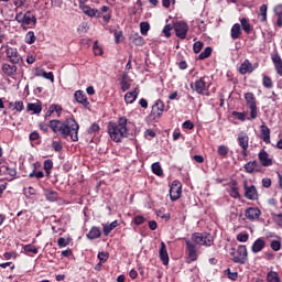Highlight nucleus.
Returning a JSON list of instances; mask_svg holds the SVG:
<instances>
[{"label": "nucleus", "mask_w": 282, "mask_h": 282, "mask_svg": "<svg viewBox=\"0 0 282 282\" xmlns=\"http://www.w3.org/2000/svg\"><path fill=\"white\" fill-rule=\"evenodd\" d=\"M102 47L99 46L98 41L93 43V54H95V56H102Z\"/></svg>", "instance_id": "nucleus-46"}, {"label": "nucleus", "mask_w": 282, "mask_h": 282, "mask_svg": "<svg viewBox=\"0 0 282 282\" xmlns=\"http://www.w3.org/2000/svg\"><path fill=\"white\" fill-rule=\"evenodd\" d=\"M68 243H69V241L67 239H65V238L61 237V238L57 239V246L59 248L68 247Z\"/></svg>", "instance_id": "nucleus-58"}, {"label": "nucleus", "mask_w": 282, "mask_h": 282, "mask_svg": "<svg viewBox=\"0 0 282 282\" xmlns=\"http://www.w3.org/2000/svg\"><path fill=\"white\" fill-rule=\"evenodd\" d=\"M242 188H245V198L254 202L259 198L257 194V188L254 185L248 186V181H242Z\"/></svg>", "instance_id": "nucleus-11"}, {"label": "nucleus", "mask_w": 282, "mask_h": 282, "mask_svg": "<svg viewBox=\"0 0 282 282\" xmlns=\"http://www.w3.org/2000/svg\"><path fill=\"white\" fill-rule=\"evenodd\" d=\"M245 171L248 174L258 173L260 171V165L258 161H249L245 164Z\"/></svg>", "instance_id": "nucleus-22"}, {"label": "nucleus", "mask_w": 282, "mask_h": 282, "mask_svg": "<svg viewBox=\"0 0 282 282\" xmlns=\"http://www.w3.org/2000/svg\"><path fill=\"white\" fill-rule=\"evenodd\" d=\"M130 42L135 46H143L144 40L139 33L130 35Z\"/></svg>", "instance_id": "nucleus-32"}, {"label": "nucleus", "mask_w": 282, "mask_h": 282, "mask_svg": "<svg viewBox=\"0 0 282 282\" xmlns=\"http://www.w3.org/2000/svg\"><path fill=\"white\" fill-rule=\"evenodd\" d=\"M268 282H281V278L279 276L278 272L269 271L267 274Z\"/></svg>", "instance_id": "nucleus-39"}, {"label": "nucleus", "mask_w": 282, "mask_h": 282, "mask_svg": "<svg viewBox=\"0 0 282 282\" xmlns=\"http://www.w3.org/2000/svg\"><path fill=\"white\" fill-rule=\"evenodd\" d=\"M44 196L46 197L47 202H56L59 198V194L52 189H46L44 192Z\"/></svg>", "instance_id": "nucleus-35"}, {"label": "nucleus", "mask_w": 282, "mask_h": 282, "mask_svg": "<svg viewBox=\"0 0 282 282\" xmlns=\"http://www.w3.org/2000/svg\"><path fill=\"white\" fill-rule=\"evenodd\" d=\"M98 267H100L102 263H106L109 260V252L102 251L98 253Z\"/></svg>", "instance_id": "nucleus-43"}, {"label": "nucleus", "mask_w": 282, "mask_h": 282, "mask_svg": "<svg viewBox=\"0 0 282 282\" xmlns=\"http://www.w3.org/2000/svg\"><path fill=\"white\" fill-rule=\"evenodd\" d=\"M172 30H173V26L172 24H166L165 28H163V35H165L166 39L169 37H172Z\"/></svg>", "instance_id": "nucleus-53"}, {"label": "nucleus", "mask_w": 282, "mask_h": 282, "mask_svg": "<svg viewBox=\"0 0 282 282\" xmlns=\"http://www.w3.org/2000/svg\"><path fill=\"white\" fill-rule=\"evenodd\" d=\"M107 132L111 141L115 143H121L123 138H129L128 118L119 117L117 122H109L107 126Z\"/></svg>", "instance_id": "nucleus-3"}, {"label": "nucleus", "mask_w": 282, "mask_h": 282, "mask_svg": "<svg viewBox=\"0 0 282 282\" xmlns=\"http://www.w3.org/2000/svg\"><path fill=\"white\" fill-rule=\"evenodd\" d=\"M261 77H262L261 84L263 85V87L267 88V89H272L273 88V80L271 79V77L268 76V75H264V74L261 75Z\"/></svg>", "instance_id": "nucleus-37"}, {"label": "nucleus", "mask_w": 282, "mask_h": 282, "mask_svg": "<svg viewBox=\"0 0 282 282\" xmlns=\"http://www.w3.org/2000/svg\"><path fill=\"white\" fill-rule=\"evenodd\" d=\"M238 147L241 148L242 156H248V149H249V135L245 132L238 133Z\"/></svg>", "instance_id": "nucleus-13"}, {"label": "nucleus", "mask_w": 282, "mask_h": 282, "mask_svg": "<svg viewBox=\"0 0 282 282\" xmlns=\"http://www.w3.org/2000/svg\"><path fill=\"white\" fill-rule=\"evenodd\" d=\"M165 112V102L162 99H156L154 104H152L151 112H149V119L152 121L161 120L162 116Z\"/></svg>", "instance_id": "nucleus-5"}, {"label": "nucleus", "mask_w": 282, "mask_h": 282, "mask_svg": "<svg viewBox=\"0 0 282 282\" xmlns=\"http://www.w3.org/2000/svg\"><path fill=\"white\" fill-rule=\"evenodd\" d=\"M248 239H249V234H238L237 235V241L245 243L248 241Z\"/></svg>", "instance_id": "nucleus-57"}, {"label": "nucleus", "mask_w": 282, "mask_h": 282, "mask_svg": "<svg viewBox=\"0 0 282 282\" xmlns=\"http://www.w3.org/2000/svg\"><path fill=\"white\" fill-rule=\"evenodd\" d=\"M28 111L34 112V115H40L42 111L41 104H28Z\"/></svg>", "instance_id": "nucleus-40"}, {"label": "nucleus", "mask_w": 282, "mask_h": 282, "mask_svg": "<svg viewBox=\"0 0 282 282\" xmlns=\"http://www.w3.org/2000/svg\"><path fill=\"white\" fill-rule=\"evenodd\" d=\"M229 154V148L226 145H219L218 147V155L221 158H226Z\"/></svg>", "instance_id": "nucleus-48"}, {"label": "nucleus", "mask_w": 282, "mask_h": 282, "mask_svg": "<svg viewBox=\"0 0 282 282\" xmlns=\"http://www.w3.org/2000/svg\"><path fill=\"white\" fill-rule=\"evenodd\" d=\"M257 68H259V63L252 64L249 59H245V62L240 64L238 73H240V75L252 74Z\"/></svg>", "instance_id": "nucleus-14"}, {"label": "nucleus", "mask_w": 282, "mask_h": 282, "mask_svg": "<svg viewBox=\"0 0 282 282\" xmlns=\"http://www.w3.org/2000/svg\"><path fill=\"white\" fill-rule=\"evenodd\" d=\"M1 167H3L2 170H4V171H2V174L9 175L10 177L15 178V176H17L15 167L9 166L7 162H1Z\"/></svg>", "instance_id": "nucleus-26"}, {"label": "nucleus", "mask_w": 282, "mask_h": 282, "mask_svg": "<svg viewBox=\"0 0 282 282\" xmlns=\"http://www.w3.org/2000/svg\"><path fill=\"white\" fill-rule=\"evenodd\" d=\"M54 112L57 115V117H61L62 107L56 104L51 105L50 109H47V117L52 116Z\"/></svg>", "instance_id": "nucleus-36"}, {"label": "nucleus", "mask_w": 282, "mask_h": 282, "mask_svg": "<svg viewBox=\"0 0 282 282\" xmlns=\"http://www.w3.org/2000/svg\"><path fill=\"white\" fill-rule=\"evenodd\" d=\"M214 236L209 232H194L192 234V240L184 238L185 241V254L188 263L198 260V249L196 247L209 248L214 246Z\"/></svg>", "instance_id": "nucleus-1"}, {"label": "nucleus", "mask_w": 282, "mask_h": 282, "mask_svg": "<svg viewBox=\"0 0 282 282\" xmlns=\"http://www.w3.org/2000/svg\"><path fill=\"white\" fill-rule=\"evenodd\" d=\"M139 96V88L133 89L132 91H129L124 95V101L126 104H134L137 100V97Z\"/></svg>", "instance_id": "nucleus-27"}, {"label": "nucleus", "mask_w": 282, "mask_h": 282, "mask_svg": "<svg viewBox=\"0 0 282 282\" xmlns=\"http://www.w3.org/2000/svg\"><path fill=\"white\" fill-rule=\"evenodd\" d=\"M118 227V220L111 221L109 225L102 224V232L104 236H109L110 232H112L113 229Z\"/></svg>", "instance_id": "nucleus-30"}, {"label": "nucleus", "mask_w": 282, "mask_h": 282, "mask_svg": "<svg viewBox=\"0 0 282 282\" xmlns=\"http://www.w3.org/2000/svg\"><path fill=\"white\" fill-rule=\"evenodd\" d=\"M173 29L174 32H176V37H178L180 40L184 41L187 37V33L189 30L187 22L177 21L176 23H174Z\"/></svg>", "instance_id": "nucleus-9"}, {"label": "nucleus", "mask_w": 282, "mask_h": 282, "mask_svg": "<svg viewBox=\"0 0 282 282\" xmlns=\"http://www.w3.org/2000/svg\"><path fill=\"white\" fill-rule=\"evenodd\" d=\"M6 57L7 61L10 62V64H23V58L22 55L19 54V51L17 48L13 47H9L6 51Z\"/></svg>", "instance_id": "nucleus-10"}, {"label": "nucleus", "mask_w": 282, "mask_h": 282, "mask_svg": "<svg viewBox=\"0 0 282 282\" xmlns=\"http://www.w3.org/2000/svg\"><path fill=\"white\" fill-rule=\"evenodd\" d=\"M43 170L46 173V177H50V175H52L53 161L52 160L44 161L43 162Z\"/></svg>", "instance_id": "nucleus-38"}, {"label": "nucleus", "mask_w": 282, "mask_h": 282, "mask_svg": "<svg viewBox=\"0 0 282 282\" xmlns=\"http://www.w3.org/2000/svg\"><path fill=\"white\" fill-rule=\"evenodd\" d=\"M274 220L278 223V226L282 229V213L274 215Z\"/></svg>", "instance_id": "nucleus-64"}, {"label": "nucleus", "mask_w": 282, "mask_h": 282, "mask_svg": "<svg viewBox=\"0 0 282 282\" xmlns=\"http://www.w3.org/2000/svg\"><path fill=\"white\" fill-rule=\"evenodd\" d=\"M33 177L41 180L45 177V174L42 171L35 172V169H34V172L29 173V178H33Z\"/></svg>", "instance_id": "nucleus-54"}, {"label": "nucleus", "mask_w": 282, "mask_h": 282, "mask_svg": "<svg viewBox=\"0 0 282 282\" xmlns=\"http://www.w3.org/2000/svg\"><path fill=\"white\" fill-rule=\"evenodd\" d=\"M52 147L55 152H61L63 149L61 141H53Z\"/></svg>", "instance_id": "nucleus-60"}, {"label": "nucleus", "mask_w": 282, "mask_h": 282, "mask_svg": "<svg viewBox=\"0 0 282 282\" xmlns=\"http://www.w3.org/2000/svg\"><path fill=\"white\" fill-rule=\"evenodd\" d=\"M74 99H76L77 104H82V106H84L85 108L89 107L90 105L86 94L82 90H76L74 93Z\"/></svg>", "instance_id": "nucleus-19"}, {"label": "nucleus", "mask_w": 282, "mask_h": 282, "mask_svg": "<svg viewBox=\"0 0 282 282\" xmlns=\"http://www.w3.org/2000/svg\"><path fill=\"white\" fill-rule=\"evenodd\" d=\"M145 221L147 218H144L142 215H137L133 217V224H135V226H142Z\"/></svg>", "instance_id": "nucleus-50"}, {"label": "nucleus", "mask_w": 282, "mask_h": 282, "mask_svg": "<svg viewBox=\"0 0 282 282\" xmlns=\"http://www.w3.org/2000/svg\"><path fill=\"white\" fill-rule=\"evenodd\" d=\"M259 161L261 166L263 167H270L273 165V160L270 159V154L265 151V149H261L259 153Z\"/></svg>", "instance_id": "nucleus-17"}, {"label": "nucleus", "mask_w": 282, "mask_h": 282, "mask_svg": "<svg viewBox=\"0 0 282 282\" xmlns=\"http://www.w3.org/2000/svg\"><path fill=\"white\" fill-rule=\"evenodd\" d=\"M15 22L20 24L22 30L28 31L35 29L37 25V18L32 11H26L25 13L20 11L15 14Z\"/></svg>", "instance_id": "nucleus-4"}, {"label": "nucleus", "mask_w": 282, "mask_h": 282, "mask_svg": "<svg viewBox=\"0 0 282 282\" xmlns=\"http://www.w3.org/2000/svg\"><path fill=\"white\" fill-rule=\"evenodd\" d=\"M212 52H213V48L210 46L205 47V50L203 51V53L199 54L197 59L204 61L206 58H209L212 56Z\"/></svg>", "instance_id": "nucleus-41"}, {"label": "nucleus", "mask_w": 282, "mask_h": 282, "mask_svg": "<svg viewBox=\"0 0 282 282\" xmlns=\"http://www.w3.org/2000/svg\"><path fill=\"white\" fill-rule=\"evenodd\" d=\"M271 62L274 65L275 73L282 77V57L278 51L271 53Z\"/></svg>", "instance_id": "nucleus-15"}, {"label": "nucleus", "mask_w": 282, "mask_h": 282, "mask_svg": "<svg viewBox=\"0 0 282 282\" xmlns=\"http://www.w3.org/2000/svg\"><path fill=\"white\" fill-rule=\"evenodd\" d=\"M209 79L207 76L200 77L198 80L194 82V84H189V87L200 96H204V94L209 90L210 85H207L206 80Z\"/></svg>", "instance_id": "nucleus-8"}, {"label": "nucleus", "mask_w": 282, "mask_h": 282, "mask_svg": "<svg viewBox=\"0 0 282 282\" xmlns=\"http://www.w3.org/2000/svg\"><path fill=\"white\" fill-rule=\"evenodd\" d=\"M25 41L29 45H32L35 43V34L32 31H29L25 37Z\"/></svg>", "instance_id": "nucleus-52"}, {"label": "nucleus", "mask_w": 282, "mask_h": 282, "mask_svg": "<svg viewBox=\"0 0 282 282\" xmlns=\"http://www.w3.org/2000/svg\"><path fill=\"white\" fill-rule=\"evenodd\" d=\"M260 138L264 143H270V128H268L265 124L260 126Z\"/></svg>", "instance_id": "nucleus-25"}, {"label": "nucleus", "mask_w": 282, "mask_h": 282, "mask_svg": "<svg viewBox=\"0 0 282 282\" xmlns=\"http://www.w3.org/2000/svg\"><path fill=\"white\" fill-rule=\"evenodd\" d=\"M42 77L46 80H51V83H54V74L52 72L50 73L43 72Z\"/></svg>", "instance_id": "nucleus-61"}, {"label": "nucleus", "mask_w": 282, "mask_h": 282, "mask_svg": "<svg viewBox=\"0 0 282 282\" xmlns=\"http://www.w3.org/2000/svg\"><path fill=\"white\" fill-rule=\"evenodd\" d=\"M240 23V28H242V31H245L246 34H251L252 26L249 23V20L247 18H241Z\"/></svg>", "instance_id": "nucleus-34"}, {"label": "nucleus", "mask_w": 282, "mask_h": 282, "mask_svg": "<svg viewBox=\"0 0 282 282\" xmlns=\"http://www.w3.org/2000/svg\"><path fill=\"white\" fill-rule=\"evenodd\" d=\"M231 116H234L237 120H240L241 122H245L246 120H254L251 117L247 118L246 112L234 111V112H231Z\"/></svg>", "instance_id": "nucleus-42"}, {"label": "nucleus", "mask_w": 282, "mask_h": 282, "mask_svg": "<svg viewBox=\"0 0 282 282\" xmlns=\"http://www.w3.org/2000/svg\"><path fill=\"white\" fill-rule=\"evenodd\" d=\"M240 36H241V26L239 23H235L230 30V37L231 40L236 41V40H239Z\"/></svg>", "instance_id": "nucleus-29"}, {"label": "nucleus", "mask_w": 282, "mask_h": 282, "mask_svg": "<svg viewBox=\"0 0 282 282\" xmlns=\"http://www.w3.org/2000/svg\"><path fill=\"white\" fill-rule=\"evenodd\" d=\"M268 20V4H262L259 9V21L261 23Z\"/></svg>", "instance_id": "nucleus-33"}, {"label": "nucleus", "mask_w": 282, "mask_h": 282, "mask_svg": "<svg viewBox=\"0 0 282 282\" xmlns=\"http://www.w3.org/2000/svg\"><path fill=\"white\" fill-rule=\"evenodd\" d=\"M274 28L282 29V3L274 7Z\"/></svg>", "instance_id": "nucleus-20"}, {"label": "nucleus", "mask_w": 282, "mask_h": 282, "mask_svg": "<svg viewBox=\"0 0 282 282\" xmlns=\"http://www.w3.org/2000/svg\"><path fill=\"white\" fill-rule=\"evenodd\" d=\"M182 128L184 130H193L195 129V124L191 120H186L184 123H182Z\"/></svg>", "instance_id": "nucleus-56"}, {"label": "nucleus", "mask_w": 282, "mask_h": 282, "mask_svg": "<svg viewBox=\"0 0 282 282\" xmlns=\"http://www.w3.org/2000/svg\"><path fill=\"white\" fill-rule=\"evenodd\" d=\"M99 131V126L97 122H94L90 128H88V134H95V133H98Z\"/></svg>", "instance_id": "nucleus-55"}, {"label": "nucleus", "mask_w": 282, "mask_h": 282, "mask_svg": "<svg viewBox=\"0 0 282 282\" xmlns=\"http://www.w3.org/2000/svg\"><path fill=\"white\" fill-rule=\"evenodd\" d=\"M181 195H182V183L180 181H173V183H171V188H170L171 202H176L177 199L181 198Z\"/></svg>", "instance_id": "nucleus-12"}, {"label": "nucleus", "mask_w": 282, "mask_h": 282, "mask_svg": "<svg viewBox=\"0 0 282 282\" xmlns=\"http://www.w3.org/2000/svg\"><path fill=\"white\" fill-rule=\"evenodd\" d=\"M204 48V43L202 41H197L193 44V52L194 54H199L202 53Z\"/></svg>", "instance_id": "nucleus-47"}, {"label": "nucleus", "mask_w": 282, "mask_h": 282, "mask_svg": "<svg viewBox=\"0 0 282 282\" xmlns=\"http://www.w3.org/2000/svg\"><path fill=\"white\" fill-rule=\"evenodd\" d=\"M262 215L258 207H248L245 209L246 219L256 221Z\"/></svg>", "instance_id": "nucleus-16"}, {"label": "nucleus", "mask_w": 282, "mask_h": 282, "mask_svg": "<svg viewBox=\"0 0 282 282\" xmlns=\"http://www.w3.org/2000/svg\"><path fill=\"white\" fill-rule=\"evenodd\" d=\"M265 248V241L263 239H257L256 241H253L251 251L253 253H259L261 252L263 249Z\"/></svg>", "instance_id": "nucleus-28"}, {"label": "nucleus", "mask_w": 282, "mask_h": 282, "mask_svg": "<svg viewBox=\"0 0 282 282\" xmlns=\"http://www.w3.org/2000/svg\"><path fill=\"white\" fill-rule=\"evenodd\" d=\"M230 196H231V198H234V199H240L239 187L232 186V187L230 188Z\"/></svg>", "instance_id": "nucleus-51"}, {"label": "nucleus", "mask_w": 282, "mask_h": 282, "mask_svg": "<svg viewBox=\"0 0 282 282\" xmlns=\"http://www.w3.org/2000/svg\"><path fill=\"white\" fill-rule=\"evenodd\" d=\"M101 228L97 227V226H93L90 228V231H88L87 234V239L90 240V241H94L96 239H99L101 238Z\"/></svg>", "instance_id": "nucleus-23"}, {"label": "nucleus", "mask_w": 282, "mask_h": 282, "mask_svg": "<svg viewBox=\"0 0 282 282\" xmlns=\"http://www.w3.org/2000/svg\"><path fill=\"white\" fill-rule=\"evenodd\" d=\"M2 74H4L7 77H14L17 75L18 67L15 64H8L4 63L1 66Z\"/></svg>", "instance_id": "nucleus-18"}, {"label": "nucleus", "mask_w": 282, "mask_h": 282, "mask_svg": "<svg viewBox=\"0 0 282 282\" xmlns=\"http://www.w3.org/2000/svg\"><path fill=\"white\" fill-rule=\"evenodd\" d=\"M245 101H246V105H248V108L250 110L251 119L256 120L258 115H259V110L257 108V99H256L254 94L246 93L245 94Z\"/></svg>", "instance_id": "nucleus-7"}, {"label": "nucleus", "mask_w": 282, "mask_h": 282, "mask_svg": "<svg viewBox=\"0 0 282 282\" xmlns=\"http://www.w3.org/2000/svg\"><path fill=\"white\" fill-rule=\"evenodd\" d=\"M231 262L243 265L248 261V250L245 245L238 246L237 250L230 252Z\"/></svg>", "instance_id": "nucleus-6"}, {"label": "nucleus", "mask_w": 282, "mask_h": 282, "mask_svg": "<svg viewBox=\"0 0 282 282\" xmlns=\"http://www.w3.org/2000/svg\"><path fill=\"white\" fill-rule=\"evenodd\" d=\"M13 109H15L17 111H23L24 109L23 101H15V104H13Z\"/></svg>", "instance_id": "nucleus-62"}, {"label": "nucleus", "mask_w": 282, "mask_h": 282, "mask_svg": "<svg viewBox=\"0 0 282 282\" xmlns=\"http://www.w3.org/2000/svg\"><path fill=\"white\" fill-rule=\"evenodd\" d=\"M226 275L230 281H237L239 279V273L230 271L229 268L226 270Z\"/></svg>", "instance_id": "nucleus-49"}, {"label": "nucleus", "mask_w": 282, "mask_h": 282, "mask_svg": "<svg viewBox=\"0 0 282 282\" xmlns=\"http://www.w3.org/2000/svg\"><path fill=\"white\" fill-rule=\"evenodd\" d=\"M271 249L274 250V252H278L281 250V241L273 240L271 241Z\"/></svg>", "instance_id": "nucleus-59"}, {"label": "nucleus", "mask_w": 282, "mask_h": 282, "mask_svg": "<svg viewBox=\"0 0 282 282\" xmlns=\"http://www.w3.org/2000/svg\"><path fill=\"white\" fill-rule=\"evenodd\" d=\"M159 257H160V261H162L163 265H169L170 258H169V252L166 251V246H165L164 241H162V243H160Z\"/></svg>", "instance_id": "nucleus-21"}, {"label": "nucleus", "mask_w": 282, "mask_h": 282, "mask_svg": "<svg viewBox=\"0 0 282 282\" xmlns=\"http://www.w3.org/2000/svg\"><path fill=\"white\" fill-rule=\"evenodd\" d=\"M131 88V84H129L127 80H121V90L127 91Z\"/></svg>", "instance_id": "nucleus-63"}, {"label": "nucleus", "mask_w": 282, "mask_h": 282, "mask_svg": "<svg viewBox=\"0 0 282 282\" xmlns=\"http://www.w3.org/2000/svg\"><path fill=\"white\" fill-rule=\"evenodd\" d=\"M152 173L159 177H164V170H162L160 162H154L151 165Z\"/></svg>", "instance_id": "nucleus-31"}, {"label": "nucleus", "mask_w": 282, "mask_h": 282, "mask_svg": "<svg viewBox=\"0 0 282 282\" xmlns=\"http://www.w3.org/2000/svg\"><path fill=\"white\" fill-rule=\"evenodd\" d=\"M50 129L53 130L55 134L61 135V138H64L65 140L69 138L73 142L79 141V124L73 118L66 119L65 121L51 120Z\"/></svg>", "instance_id": "nucleus-2"}, {"label": "nucleus", "mask_w": 282, "mask_h": 282, "mask_svg": "<svg viewBox=\"0 0 282 282\" xmlns=\"http://www.w3.org/2000/svg\"><path fill=\"white\" fill-rule=\"evenodd\" d=\"M149 31H150V23L149 22H141L140 23V33H141V35L147 36Z\"/></svg>", "instance_id": "nucleus-44"}, {"label": "nucleus", "mask_w": 282, "mask_h": 282, "mask_svg": "<svg viewBox=\"0 0 282 282\" xmlns=\"http://www.w3.org/2000/svg\"><path fill=\"white\" fill-rule=\"evenodd\" d=\"M79 9L82 10V12L90 18H95L98 14V10L97 9H91L89 6H87L86 3H82L79 4Z\"/></svg>", "instance_id": "nucleus-24"}, {"label": "nucleus", "mask_w": 282, "mask_h": 282, "mask_svg": "<svg viewBox=\"0 0 282 282\" xmlns=\"http://www.w3.org/2000/svg\"><path fill=\"white\" fill-rule=\"evenodd\" d=\"M24 252L26 253H32V254H37L39 249L34 245H25L23 247Z\"/></svg>", "instance_id": "nucleus-45"}]
</instances>
